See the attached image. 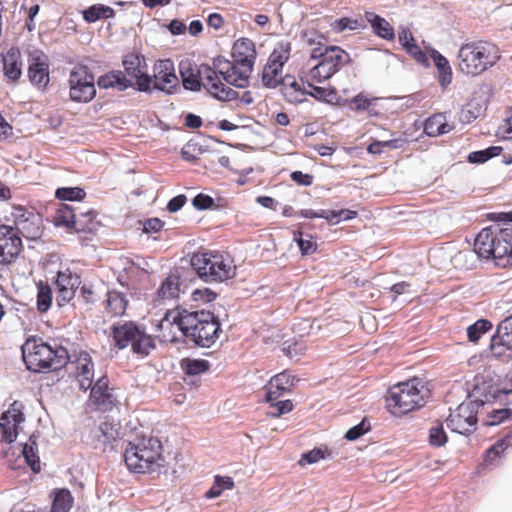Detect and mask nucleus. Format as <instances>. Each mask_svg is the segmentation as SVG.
Wrapping results in <instances>:
<instances>
[{
  "instance_id": "obj_1",
  "label": "nucleus",
  "mask_w": 512,
  "mask_h": 512,
  "mask_svg": "<svg viewBox=\"0 0 512 512\" xmlns=\"http://www.w3.org/2000/svg\"><path fill=\"white\" fill-rule=\"evenodd\" d=\"M165 324L177 325L186 342H191L202 348L211 347L221 331L218 317L206 310L167 311L159 323V328L163 329Z\"/></svg>"
},
{
  "instance_id": "obj_2",
  "label": "nucleus",
  "mask_w": 512,
  "mask_h": 512,
  "mask_svg": "<svg viewBox=\"0 0 512 512\" xmlns=\"http://www.w3.org/2000/svg\"><path fill=\"white\" fill-rule=\"evenodd\" d=\"M477 254L479 258L492 259L495 265L506 268L512 265V227L483 228L475 238L473 251H461L457 259Z\"/></svg>"
},
{
  "instance_id": "obj_3",
  "label": "nucleus",
  "mask_w": 512,
  "mask_h": 512,
  "mask_svg": "<svg viewBox=\"0 0 512 512\" xmlns=\"http://www.w3.org/2000/svg\"><path fill=\"white\" fill-rule=\"evenodd\" d=\"M124 71L111 70L98 77L96 83L100 89H115L125 91L134 86L140 92L151 93L152 77L148 75L147 64L143 55L128 53L122 59Z\"/></svg>"
},
{
  "instance_id": "obj_4",
  "label": "nucleus",
  "mask_w": 512,
  "mask_h": 512,
  "mask_svg": "<svg viewBox=\"0 0 512 512\" xmlns=\"http://www.w3.org/2000/svg\"><path fill=\"white\" fill-rule=\"evenodd\" d=\"M124 461L130 471L160 475L167 472L159 439L150 437L138 444L129 443L124 452Z\"/></svg>"
},
{
  "instance_id": "obj_5",
  "label": "nucleus",
  "mask_w": 512,
  "mask_h": 512,
  "mask_svg": "<svg viewBox=\"0 0 512 512\" xmlns=\"http://www.w3.org/2000/svg\"><path fill=\"white\" fill-rule=\"evenodd\" d=\"M21 350L26 368L35 373L59 370L69 361L66 348L62 346L52 347L43 342L42 339H27Z\"/></svg>"
},
{
  "instance_id": "obj_6",
  "label": "nucleus",
  "mask_w": 512,
  "mask_h": 512,
  "mask_svg": "<svg viewBox=\"0 0 512 512\" xmlns=\"http://www.w3.org/2000/svg\"><path fill=\"white\" fill-rule=\"evenodd\" d=\"M430 396L427 382L419 377L398 383L388 391L387 407L394 416L405 415L426 404Z\"/></svg>"
},
{
  "instance_id": "obj_7",
  "label": "nucleus",
  "mask_w": 512,
  "mask_h": 512,
  "mask_svg": "<svg viewBox=\"0 0 512 512\" xmlns=\"http://www.w3.org/2000/svg\"><path fill=\"white\" fill-rule=\"evenodd\" d=\"M497 46L487 41H471L461 45L457 58L459 70L468 76H478L500 59Z\"/></svg>"
},
{
  "instance_id": "obj_8",
  "label": "nucleus",
  "mask_w": 512,
  "mask_h": 512,
  "mask_svg": "<svg viewBox=\"0 0 512 512\" xmlns=\"http://www.w3.org/2000/svg\"><path fill=\"white\" fill-rule=\"evenodd\" d=\"M190 264L199 278L205 282H223L236 275L233 260L218 253H195Z\"/></svg>"
},
{
  "instance_id": "obj_9",
  "label": "nucleus",
  "mask_w": 512,
  "mask_h": 512,
  "mask_svg": "<svg viewBox=\"0 0 512 512\" xmlns=\"http://www.w3.org/2000/svg\"><path fill=\"white\" fill-rule=\"evenodd\" d=\"M69 99L89 103L96 96L95 76L86 65H76L69 73Z\"/></svg>"
},
{
  "instance_id": "obj_10",
  "label": "nucleus",
  "mask_w": 512,
  "mask_h": 512,
  "mask_svg": "<svg viewBox=\"0 0 512 512\" xmlns=\"http://www.w3.org/2000/svg\"><path fill=\"white\" fill-rule=\"evenodd\" d=\"M351 61L349 54L340 47L330 48L327 55L310 69L313 80L322 83L330 79L343 66Z\"/></svg>"
},
{
  "instance_id": "obj_11",
  "label": "nucleus",
  "mask_w": 512,
  "mask_h": 512,
  "mask_svg": "<svg viewBox=\"0 0 512 512\" xmlns=\"http://www.w3.org/2000/svg\"><path fill=\"white\" fill-rule=\"evenodd\" d=\"M11 216L14 231L27 239L35 240L42 234V219L39 214L29 211L23 206H13Z\"/></svg>"
},
{
  "instance_id": "obj_12",
  "label": "nucleus",
  "mask_w": 512,
  "mask_h": 512,
  "mask_svg": "<svg viewBox=\"0 0 512 512\" xmlns=\"http://www.w3.org/2000/svg\"><path fill=\"white\" fill-rule=\"evenodd\" d=\"M198 74H201L202 87L215 99L228 102L238 98V92L222 83L217 72L209 64H200Z\"/></svg>"
},
{
  "instance_id": "obj_13",
  "label": "nucleus",
  "mask_w": 512,
  "mask_h": 512,
  "mask_svg": "<svg viewBox=\"0 0 512 512\" xmlns=\"http://www.w3.org/2000/svg\"><path fill=\"white\" fill-rule=\"evenodd\" d=\"M232 57L243 70L237 81L239 85H249V78L256 60L255 44L251 39H238L232 48Z\"/></svg>"
},
{
  "instance_id": "obj_14",
  "label": "nucleus",
  "mask_w": 512,
  "mask_h": 512,
  "mask_svg": "<svg viewBox=\"0 0 512 512\" xmlns=\"http://www.w3.org/2000/svg\"><path fill=\"white\" fill-rule=\"evenodd\" d=\"M80 217L87 218L91 221L95 214L92 210L87 212H76L71 205L61 204L54 215V224L56 226H64L73 228L77 232H90L93 230V224L82 223Z\"/></svg>"
},
{
  "instance_id": "obj_15",
  "label": "nucleus",
  "mask_w": 512,
  "mask_h": 512,
  "mask_svg": "<svg viewBox=\"0 0 512 512\" xmlns=\"http://www.w3.org/2000/svg\"><path fill=\"white\" fill-rule=\"evenodd\" d=\"M179 86V80L175 74L174 63L170 59L158 60L154 64V75L151 88L166 94H173Z\"/></svg>"
},
{
  "instance_id": "obj_16",
  "label": "nucleus",
  "mask_w": 512,
  "mask_h": 512,
  "mask_svg": "<svg viewBox=\"0 0 512 512\" xmlns=\"http://www.w3.org/2000/svg\"><path fill=\"white\" fill-rule=\"evenodd\" d=\"M477 410L478 409L470 403L460 404L456 413L450 414L447 418L448 428L462 435H470L476 429Z\"/></svg>"
},
{
  "instance_id": "obj_17",
  "label": "nucleus",
  "mask_w": 512,
  "mask_h": 512,
  "mask_svg": "<svg viewBox=\"0 0 512 512\" xmlns=\"http://www.w3.org/2000/svg\"><path fill=\"white\" fill-rule=\"evenodd\" d=\"M498 384L490 374L477 375L468 397L470 404L477 409L485 404H493Z\"/></svg>"
},
{
  "instance_id": "obj_18",
  "label": "nucleus",
  "mask_w": 512,
  "mask_h": 512,
  "mask_svg": "<svg viewBox=\"0 0 512 512\" xmlns=\"http://www.w3.org/2000/svg\"><path fill=\"white\" fill-rule=\"evenodd\" d=\"M22 240L13 226L0 225V264L14 262L22 250Z\"/></svg>"
},
{
  "instance_id": "obj_19",
  "label": "nucleus",
  "mask_w": 512,
  "mask_h": 512,
  "mask_svg": "<svg viewBox=\"0 0 512 512\" xmlns=\"http://www.w3.org/2000/svg\"><path fill=\"white\" fill-rule=\"evenodd\" d=\"M27 76L30 83L38 90L44 91L50 82L49 59L43 52L30 55Z\"/></svg>"
},
{
  "instance_id": "obj_20",
  "label": "nucleus",
  "mask_w": 512,
  "mask_h": 512,
  "mask_svg": "<svg viewBox=\"0 0 512 512\" xmlns=\"http://www.w3.org/2000/svg\"><path fill=\"white\" fill-rule=\"evenodd\" d=\"M22 410V403L14 401L10 408L2 413L0 417V428L2 430L3 441L12 443L16 440L18 435L17 426L25 420Z\"/></svg>"
},
{
  "instance_id": "obj_21",
  "label": "nucleus",
  "mask_w": 512,
  "mask_h": 512,
  "mask_svg": "<svg viewBox=\"0 0 512 512\" xmlns=\"http://www.w3.org/2000/svg\"><path fill=\"white\" fill-rule=\"evenodd\" d=\"M298 379L287 371H283L274 375L265 389V402H274L284 393L290 391V388L295 385Z\"/></svg>"
},
{
  "instance_id": "obj_22",
  "label": "nucleus",
  "mask_w": 512,
  "mask_h": 512,
  "mask_svg": "<svg viewBox=\"0 0 512 512\" xmlns=\"http://www.w3.org/2000/svg\"><path fill=\"white\" fill-rule=\"evenodd\" d=\"M212 68L217 72L218 75H221L223 80L231 86L236 88H246L249 85H239L238 81L240 75L242 76V68L236 62H230L223 56H217L213 60Z\"/></svg>"
},
{
  "instance_id": "obj_23",
  "label": "nucleus",
  "mask_w": 512,
  "mask_h": 512,
  "mask_svg": "<svg viewBox=\"0 0 512 512\" xmlns=\"http://www.w3.org/2000/svg\"><path fill=\"white\" fill-rule=\"evenodd\" d=\"M141 329L142 328L140 326L132 321L114 324L111 330L115 345L118 347V349L121 350L125 349L129 345L132 347L133 342L135 341L137 335H139Z\"/></svg>"
},
{
  "instance_id": "obj_24",
  "label": "nucleus",
  "mask_w": 512,
  "mask_h": 512,
  "mask_svg": "<svg viewBox=\"0 0 512 512\" xmlns=\"http://www.w3.org/2000/svg\"><path fill=\"white\" fill-rule=\"evenodd\" d=\"M198 65L189 59L181 60L179 73L184 89L198 92L202 88L201 74H198Z\"/></svg>"
},
{
  "instance_id": "obj_25",
  "label": "nucleus",
  "mask_w": 512,
  "mask_h": 512,
  "mask_svg": "<svg viewBox=\"0 0 512 512\" xmlns=\"http://www.w3.org/2000/svg\"><path fill=\"white\" fill-rule=\"evenodd\" d=\"M279 86L284 98L292 104H299L305 100L307 89L302 87L294 78L289 74L279 79Z\"/></svg>"
},
{
  "instance_id": "obj_26",
  "label": "nucleus",
  "mask_w": 512,
  "mask_h": 512,
  "mask_svg": "<svg viewBox=\"0 0 512 512\" xmlns=\"http://www.w3.org/2000/svg\"><path fill=\"white\" fill-rule=\"evenodd\" d=\"M1 60L5 78L9 81H17L22 74V61L19 50L15 48L9 49Z\"/></svg>"
},
{
  "instance_id": "obj_27",
  "label": "nucleus",
  "mask_w": 512,
  "mask_h": 512,
  "mask_svg": "<svg viewBox=\"0 0 512 512\" xmlns=\"http://www.w3.org/2000/svg\"><path fill=\"white\" fill-rule=\"evenodd\" d=\"M90 398L98 407L105 410L112 408L115 398L108 389L107 377L99 378L96 383L92 385Z\"/></svg>"
},
{
  "instance_id": "obj_28",
  "label": "nucleus",
  "mask_w": 512,
  "mask_h": 512,
  "mask_svg": "<svg viewBox=\"0 0 512 512\" xmlns=\"http://www.w3.org/2000/svg\"><path fill=\"white\" fill-rule=\"evenodd\" d=\"M364 17L378 37L387 41L395 38L394 28L385 18L374 12H365Z\"/></svg>"
},
{
  "instance_id": "obj_29",
  "label": "nucleus",
  "mask_w": 512,
  "mask_h": 512,
  "mask_svg": "<svg viewBox=\"0 0 512 512\" xmlns=\"http://www.w3.org/2000/svg\"><path fill=\"white\" fill-rule=\"evenodd\" d=\"M438 72V81L441 87L445 88L452 82V68L448 59L439 51L432 49L430 54Z\"/></svg>"
},
{
  "instance_id": "obj_30",
  "label": "nucleus",
  "mask_w": 512,
  "mask_h": 512,
  "mask_svg": "<svg viewBox=\"0 0 512 512\" xmlns=\"http://www.w3.org/2000/svg\"><path fill=\"white\" fill-rule=\"evenodd\" d=\"M512 446V431L506 433L504 437L496 441L484 454V463L486 465H496L497 459L509 447Z\"/></svg>"
},
{
  "instance_id": "obj_31",
  "label": "nucleus",
  "mask_w": 512,
  "mask_h": 512,
  "mask_svg": "<svg viewBox=\"0 0 512 512\" xmlns=\"http://www.w3.org/2000/svg\"><path fill=\"white\" fill-rule=\"evenodd\" d=\"M451 127L445 122L441 113L430 116L424 123V133L429 137H436L448 133Z\"/></svg>"
},
{
  "instance_id": "obj_32",
  "label": "nucleus",
  "mask_w": 512,
  "mask_h": 512,
  "mask_svg": "<svg viewBox=\"0 0 512 512\" xmlns=\"http://www.w3.org/2000/svg\"><path fill=\"white\" fill-rule=\"evenodd\" d=\"M156 344L153 337L145 332V329L142 328L137 335L135 341L133 342V346L131 347L132 352L141 356H147L149 353L155 349Z\"/></svg>"
},
{
  "instance_id": "obj_33",
  "label": "nucleus",
  "mask_w": 512,
  "mask_h": 512,
  "mask_svg": "<svg viewBox=\"0 0 512 512\" xmlns=\"http://www.w3.org/2000/svg\"><path fill=\"white\" fill-rule=\"evenodd\" d=\"M115 15V11L106 5L95 4L83 11V18L88 23H94L101 18L108 19Z\"/></svg>"
},
{
  "instance_id": "obj_34",
  "label": "nucleus",
  "mask_w": 512,
  "mask_h": 512,
  "mask_svg": "<svg viewBox=\"0 0 512 512\" xmlns=\"http://www.w3.org/2000/svg\"><path fill=\"white\" fill-rule=\"evenodd\" d=\"M37 443L34 436H30L28 442L22 447V455L25 458L26 463L34 473L40 472V459L36 454Z\"/></svg>"
},
{
  "instance_id": "obj_35",
  "label": "nucleus",
  "mask_w": 512,
  "mask_h": 512,
  "mask_svg": "<svg viewBox=\"0 0 512 512\" xmlns=\"http://www.w3.org/2000/svg\"><path fill=\"white\" fill-rule=\"evenodd\" d=\"M73 504V497L71 492L62 488L54 492V498L52 501V512H68Z\"/></svg>"
},
{
  "instance_id": "obj_36",
  "label": "nucleus",
  "mask_w": 512,
  "mask_h": 512,
  "mask_svg": "<svg viewBox=\"0 0 512 512\" xmlns=\"http://www.w3.org/2000/svg\"><path fill=\"white\" fill-rule=\"evenodd\" d=\"M180 366L185 374L195 376L206 372L210 367V363L204 359L184 358L181 360Z\"/></svg>"
},
{
  "instance_id": "obj_37",
  "label": "nucleus",
  "mask_w": 512,
  "mask_h": 512,
  "mask_svg": "<svg viewBox=\"0 0 512 512\" xmlns=\"http://www.w3.org/2000/svg\"><path fill=\"white\" fill-rule=\"evenodd\" d=\"M180 292L179 277L175 275L168 276L158 289V296L163 299H173L178 297Z\"/></svg>"
},
{
  "instance_id": "obj_38",
  "label": "nucleus",
  "mask_w": 512,
  "mask_h": 512,
  "mask_svg": "<svg viewBox=\"0 0 512 512\" xmlns=\"http://www.w3.org/2000/svg\"><path fill=\"white\" fill-rule=\"evenodd\" d=\"M234 481L229 476L216 475L211 488L205 493L207 499H213L221 495L224 490L232 489Z\"/></svg>"
},
{
  "instance_id": "obj_39",
  "label": "nucleus",
  "mask_w": 512,
  "mask_h": 512,
  "mask_svg": "<svg viewBox=\"0 0 512 512\" xmlns=\"http://www.w3.org/2000/svg\"><path fill=\"white\" fill-rule=\"evenodd\" d=\"M501 152H502V147L490 146L483 150H477V151L470 152L467 157V160H468V162L473 163V164H483L486 161L500 155Z\"/></svg>"
},
{
  "instance_id": "obj_40",
  "label": "nucleus",
  "mask_w": 512,
  "mask_h": 512,
  "mask_svg": "<svg viewBox=\"0 0 512 512\" xmlns=\"http://www.w3.org/2000/svg\"><path fill=\"white\" fill-rule=\"evenodd\" d=\"M81 284V279L77 274H73L69 269L59 271L56 278L57 288H70L76 291Z\"/></svg>"
},
{
  "instance_id": "obj_41",
  "label": "nucleus",
  "mask_w": 512,
  "mask_h": 512,
  "mask_svg": "<svg viewBox=\"0 0 512 512\" xmlns=\"http://www.w3.org/2000/svg\"><path fill=\"white\" fill-rule=\"evenodd\" d=\"M492 329V323L487 319H479L467 327V336L470 342L476 343L483 334Z\"/></svg>"
},
{
  "instance_id": "obj_42",
  "label": "nucleus",
  "mask_w": 512,
  "mask_h": 512,
  "mask_svg": "<svg viewBox=\"0 0 512 512\" xmlns=\"http://www.w3.org/2000/svg\"><path fill=\"white\" fill-rule=\"evenodd\" d=\"M128 301L125 296L118 292H109L107 305L109 310L115 315H122L127 307Z\"/></svg>"
},
{
  "instance_id": "obj_43",
  "label": "nucleus",
  "mask_w": 512,
  "mask_h": 512,
  "mask_svg": "<svg viewBox=\"0 0 512 512\" xmlns=\"http://www.w3.org/2000/svg\"><path fill=\"white\" fill-rule=\"evenodd\" d=\"M86 192L80 187H61L55 192L56 198L62 201H78L82 200Z\"/></svg>"
},
{
  "instance_id": "obj_44",
  "label": "nucleus",
  "mask_w": 512,
  "mask_h": 512,
  "mask_svg": "<svg viewBox=\"0 0 512 512\" xmlns=\"http://www.w3.org/2000/svg\"><path fill=\"white\" fill-rule=\"evenodd\" d=\"M281 350L287 357L293 359L305 353L306 345L303 341L289 339L282 343Z\"/></svg>"
},
{
  "instance_id": "obj_45",
  "label": "nucleus",
  "mask_w": 512,
  "mask_h": 512,
  "mask_svg": "<svg viewBox=\"0 0 512 512\" xmlns=\"http://www.w3.org/2000/svg\"><path fill=\"white\" fill-rule=\"evenodd\" d=\"M448 441V436L442 423H437L429 429V444L433 447H442Z\"/></svg>"
},
{
  "instance_id": "obj_46",
  "label": "nucleus",
  "mask_w": 512,
  "mask_h": 512,
  "mask_svg": "<svg viewBox=\"0 0 512 512\" xmlns=\"http://www.w3.org/2000/svg\"><path fill=\"white\" fill-rule=\"evenodd\" d=\"M294 241L297 243L302 255L313 254L317 250V244L311 235L303 237V233L298 231L294 233Z\"/></svg>"
},
{
  "instance_id": "obj_47",
  "label": "nucleus",
  "mask_w": 512,
  "mask_h": 512,
  "mask_svg": "<svg viewBox=\"0 0 512 512\" xmlns=\"http://www.w3.org/2000/svg\"><path fill=\"white\" fill-rule=\"evenodd\" d=\"M496 332L499 333L508 350L512 351V314L499 323Z\"/></svg>"
},
{
  "instance_id": "obj_48",
  "label": "nucleus",
  "mask_w": 512,
  "mask_h": 512,
  "mask_svg": "<svg viewBox=\"0 0 512 512\" xmlns=\"http://www.w3.org/2000/svg\"><path fill=\"white\" fill-rule=\"evenodd\" d=\"M281 72L282 70H278V68L271 67L266 64L262 71L263 86L268 89L277 88L280 84L279 79L277 77Z\"/></svg>"
},
{
  "instance_id": "obj_49",
  "label": "nucleus",
  "mask_w": 512,
  "mask_h": 512,
  "mask_svg": "<svg viewBox=\"0 0 512 512\" xmlns=\"http://www.w3.org/2000/svg\"><path fill=\"white\" fill-rule=\"evenodd\" d=\"M302 82H303V84H306L310 88V90H307L306 95H309L318 101H327L328 102L329 101L328 97L332 98L336 95V91L334 88L326 89L324 87L315 86L309 81L304 82L302 80Z\"/></svg>"
},
{
  "instance_id": "obj_50",
  "label": "nucleus",
  "mask_w": 512,
  "mask_h": 512,
  "mask_svg": "<svg viewBox=\"0 0 512 512\" xmlns=\"http://www.w3.org/2000/svg\"><path fill=\"white\" fill-rule=\"evenodd\" d=\"M52 303V291L48 285H41L37 293V308L41 313L47 312Z\"/></svg>"
},
{
  "instance_id": "obj_51",
  "label": "nucleus",
  "mask_w": 512,
  "mask_h": 512,
  "mask_svg": "<svg viewBox=\"0 0 512 512\" xmlns=\"http://www.w3.org/2000/svg\"><path fill=\"white\" fill-rule=\"evenodd\" d=\"M370 429V423L366 418H363L357 425L347 430L345 433V439L348 441H355L367 433Z\"/></svg>"
},
{
  "instance_id": "obj_52",
  "label": "nucleus",
  "mask_w": 512,
  "mask_h": 512,
  "mask_svg": "<svg viewBox=\"0 0 512 512\" xmlns=\"http://www.w3.org/2000/svg\"><path fill=\"white\" fill-rule=\"evenodd\" d=\"M270 403L271 411H269L267 414L273 418H278L286 413H289L293 409V403L289 399Z\"/></svg>"
},
{
  "instance_id": "obj_53",
  "label": "nucleus",
  "mask_w": 512,
  "mask_h": 512,
  "mask_svg": "<svg viewBox=\"0 0 512 512\" xmlns=\"http://www.w3.org/2000/svg\"><path fill=\"white\" fill-rule=\"evenodd\" d=\"M489 348L492 355L496 358L502 357L505 354V351L508 350L506 344L501 340V337L497 332L491 337Z\"/></svg>"
},
{
  "instance_id": "obj_54",
  "label": "nucleus",
  "mask_w": 512,
  "mask_h": 512,
  "mask_svg": "<svg viewBox=\"0 0 512 512\" xmlns=\"http://www.w3.org/2000/svg\"><path fill=\"white\" fill-rule=\"evenodd\" d=\"M288 52L289 47L284 52L274 50L268 58L267 65L278 68V70H282L284 63L287 61L289 57Z\"/></svg>"
},
{
  "instance_id": "obj_55",
  "label": "nucleus",
  "mask_w": 512,
  "mask_h": 512,
  "mask_svg": "<svg viewBox=\"0 0 512 512\" xmlns=\"http://www.w3.org/2000/svg\"><path fill=\"white\" fill-rule=\"evenodd\" d=\"M405 51L410 56H412L418 63H420L424 66L429 65L428 58H427L426 54L422 51L420 46L416 44V42L409 45L408 47H406Z\"/></svg>"
},
{
  "instance_id": "obj_56",
  "label": "nucleus",
  "mask_w": 512,
  "mask_h": 512,
  "mask_svg": "<svg viewBox=\"0 0 512 512\" xmlns=\"http://www.w3.org/2000/svg\"><path fill=\"white\" fill-rule=\"evenodd\" d=\"M192 204L197 210H207L214 205V199L209 195L199 193L193 198Z\"/></svg>"
},
{
  "instance_id": "obj_57",
  "label": "nucleus",
  "mask_w": 512,
  "mask_h": 512,
  "mask_svg": "<svg viewBox=\"0 0 512 512\" xmlns=\"http://www.w3.org/2000/svg\"><path fill=\"white\" fill-rule=\"evenodd\" d=\"M323 458H324L323 451L320 448H314V449L302 454L299 464L300 465L314 464Z\"/></svg>"
},
{
  "instance_id": "obj_58",
  "label": "nucleus",
  "mask_w": 512,
  "mask_h": 512,
  "mask_svg": "<svg viewBox=\"0 0 512 512\" xmlns=\"http://www.w3.org/2000/svg\"><path fill=\"white\" fill-rule=\"evenodd\" d=\"M216 296L217 294L209 288L196 289L192 293V299L196 302L202 301L209 303L215 300Z\"/></svg>"
},
{
  "instance_id": "obj_59",
  "label": "nucleus",
  "mask_w": 512,
  "mask_h": 512,
  "mask_svg": "<svg viewBox=\"0 0 512 512\" xmlns=\"http://www.w3.org/2000/svg\"><path fill=\"white\" fill-rule=\"evenodd\" d=\"M494 403H499L501 405L512 404V388L511 389L501 388L498 385L496 392H495Z\"/></svg>"
},
{
  "instance_id": "obj_60",
  "label": "nucleus",
  "mask_w": 512,
  "mask_h": 512,
  "mask_svg": "<svg viewBox=\"0 0 512 512\" xmlns=\"http://www.w3.org/2000/svg\"><path fill=\"white\" fill-rule=\"evenodd\" d=\"M512 413V410L509 408L502 409H493L489 414L490 418H492L488 424L489 425H497L501 423L503 420L507 419Z\"/></svg>"
},
{
  "instance_id": "obj_61",
  "label": "nucleus",
  "mask_w": 512,
  "mask_h": 512,
  "mask_svg": "<svg viewBox=\"0 0 512 512\" xmlns=\"http://www.w3.org/2000/svg\"><path fill=\"white\" fill-rule=\"evenodd\" d=\"M76 291L70 290V288H57L56 303L58 306H64L69 303L75 296Z\"/></svg>"
},
{
  "instance_id": "obj_62",
  "label": "nucleus",
  "mask_w": 512,
  "mask_h": 512,
  "mask_svg": "<svg viewBox=\"0 0 512 512\" xmlns=\"http://www.w3.org/2000/svg\"><path fill=\"white\" fill-rule=\"evenodd\" d=\"M164 222L159 218H149L143 223V232L146 234L159 232Z\"/></svg>"
},
{
  "instance_id": "obj_63",
  "label": "nucleus",
  "mask_w": 512,
  "mask_h": 512,
  "mask_svg": "<svg viewBox=\"0 0 512 512\" xmlns=\"http://www.w3.org/2000/svg\"><path fill=\"white\" fill-rule=\"evenodd\" d=\"M290 177L298 185L310 186L313 183V176L308 173H303L302 171H293Z\"/></svg>"
},
{
  "instance_id": "obj_64",
  "label": "nucleus",
  "mask_w": 512,
  "mask_h": 512,
  "mask_svg": "<svg viewBox=\"0 0 512 512\" xmlns=\"http://www.w3.org/2000/svg\"><path fill=\"white\" fill-rule=\"evenodd\" d=\"M187 198L183 194H179L172 199L169 200L167 203V210L171 213H175L179 211L186 203Z\"/></svg>"
}]
</instances>
